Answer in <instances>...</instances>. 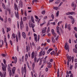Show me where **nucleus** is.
Returning a JSON list of instances; mask_svg holds the SVG:
<instances>
[{
    "mask_svg": "<svg viewBox=\"0 0 77 77\" xmlns=\"http://www.w3.org/2000/svg\"><path fill=\"white\" fill-rule=\"evenodd\" d=\"M42 51L40 52L39 56H42Z\"/></svg>",
    "mask_w": 77,
    "mask_h": 77,
    "instance_id": "38",
    "label": "nucleus"
},
{
    "mask_svg": "<svg viewBox=\"0 0 77 77\" xmlns=\"http://www.w3.org/2000/svg\"><path fill=\"white\" fill-rule=\"evenodd\" d=\"M47 57L46 56L43 59V62H45L46 61V59H47Z\"/></svg>",
    "mask_w": 77,
    "mask_h": 77,
    "instance_id": "32",
    "label": "nucleus"
},
{
    "mask_svg": "<svg viewBox=\"0 0 77 77\" xmlns=\"http://www.w3.org/2000/svg\"><path fill=\"white\" fill-rule=\"evenodd\" d=\"M77 63H75V68L76 69V68H77Z\"/></svg>",
    "mask_w": 77,
    "mask_h": 77,
    "instance_id": "64",
    "label": "nucleus"
},
{
    "mask_svg": "<svg viewBox=\"0 0 77 77\" xmlns=\"http://www.w3.org/2000/svg\"><path fill=\"white\" fill-rule=\"evenodd\" d=\"M46 30H47V27H45V28L42 30V33H44L45 32H46Z\"/></svg>",
    "mask_w": 77,
    "mask_h": 77,
    "instance_id": "21",
    "label": "nucleus"
},
{
    "mask_svg": "<svg viewBox=\"0 0 77 77\" xmlns=\"http://www.w3.org/2000/svg\"><path fill=\"white\" fill-rule=\"evenodd\" d=\"M68 18H70V19H72L73 17H72V16H69L68 17Z\"/></svg>",
    "mask_w": 77,
    "mask_h": 77,
    "instance_id": "53",
    "label": "nucleus"
},
{
    "mask_svg": "<svg viewBox=\"0 0 77 77\" xmlns=\"http://www.w3.org/2000/svg\"><path fill=\"white\" fill-rule=\"evenodd\" d=\"M26 50H27V52H28V51H29L30 50V48H28V46H26Z\"/></svg>",
    "mask_w": 77,
    "mask_h": 77,
    "instance_id": "26",
    "label": "nucleus"
},
{
    "mask_svg": "<svg viewBox=\"0 0 77 77\" xmlns=\"http://www.w3.org/2000/svg\"><path fill=\"white\" fill-rule=\"evenodd\" d=\"M62 21H61L58 23V26H60V24H61V23H62Z\"/></svg>",
    "mask_w": 77,
    "mask_h": 77,
    "instance_id": "44",
    "label": "nucleus"
},
{
    "mask_svg": "<svg viewBox=\"0 0 77 77\" xmlns=\"http://www.w3.org/2000/svg\"><path fill=\"white\" fill-rule=\"evenodd\" d=\"M19 6H20L21 8H23V2L21 1H20L19 2Z\"/></svg>",
    "mask_w": 77,
    "mask_h": 77,
    "instance_id": "14",
    "label": "nucleus"
},
{
    "mask_svg": "<svg viewBox=\"0 0 77 77\" xmlns=\"http://www.w3.org/2000/svg\"><path fill=\"white\" fill-rule=\"evenodd\" d=\"M66 14L67 15H71L70 14V12H69L68 13H66Z\"/></svg>",
    "mask_w": 77,
    "mask_h": 77,
    "instance_id": "60",
    "label": "nucleus"
},
{
    "mask_svg": "<svg viewBox=\"0 0 77 77\" xmlns=\"http://www.w3.org/2000/svg\"><path fill=\"white\" fill-rule=\"evenodd\" d=\"M27 59H28V55L26 54L25 55V60L26 61L27 60Z\"/></svg>",
    "mask_w": 77,
    "mask_h": 77,
    "instance_id": "20",
    "label": "nucleus"
},
{
    "mask_svg": "<svg viewBox=\"0 0 77 77\" xmlns=\"http://www.w3.org/2000/svg\"><path fill=\"white\" fill-rule=\"evenodd\" d=\"M2 70L4 72L3 74H4V76H6V67L5 66H3L2 67Z\"/></svg>",
    "mask_w": 77,
    "mask_h": 77,
    "instance_id": "7",
    "label": "nucleus"
},
{
    "mask_svg": "<svg viewBox=\"0 0 77 77\" xmlns=\"http://www.w3.org/2000/svg\"><path fill=\"white\" fill-rule=\"evenodd\" d=\"M39 65H41L42 64V59L41 58L40 59Z\"/></svg>",
    "mask_w": 77,
    "mask_h": 77,
    "instance_id": "27",
    "label": "nucleus"
},
{
    "mask_svg": "<svg viewBox=\"0 0 77 77\" xmlns=\"http://www.w3.org/2000/svg\"><path fill=\"white\" fill-rule=\"evenodd\" d=\"M59 11H58L56 13L57 16L58 17L59 16Z\"/></svg>",
    "mask_w": 77,
    "mask_h": 77,
    "instance_id": "40",
    "label": "nucleus"
},
{
    "mask_svg": "<svg viewBox=\"0 0 77 77\" xmlns=\"http://www.w3.org/2000/svg\"><path fill=\"white\" fill-rule=\"evenodd\" d=\"M15 69H16V68H15V67H14L13 68L12 71L14 74L12 75V76H13V75H14V74H15Z\"/></svg>",
    "mask_w": 77,
    "mask_h": 77,
    "instance_id": "11",
    "label": "nucleus"
},
{
    "mask_svg": "<svg viewBox=\"0 0 77 77\" xmlns=\"http://www.w3.org/2000/svg\"><path fill=\"white\" fill-rule=\"evenodd\" d=\"M50 32V27H48V30L47 31V33H48Z\"/></svg>",
    "mask_w": 77,
    "mask_h": 77,
    "instance_id": "52",
    "label": "nucleus"
},
{
    "mask_svg": "<svg viewBox=\"0 0 77 77\" xmlns=\"http://www.w3.org/2000/svg\"><path fill=\"white\" fill-rule=\"evenodd\" d=\"M31 20L32 22V23H35V21H34V19H33V17L32 16H31Z\"/></svg>",
    "mask_w": 77,
    "mask_h": 77,
    "instance_id": "23",
    "label": "nucleus"
},
{
    "mask_svg": "<svg viewBox=\"0 0 77 77\" xmlns=\"http://www.w3.org/2000/svg\"><path fill=\"white\" fill-rule=\"evenodd\" d=\"M29 26L30 27H32V28H34L35 25L33 23H30L29 24Z\"/></svg>",
    "mask_w": 77,
    "mask_h": 77,
    "instance_id": "12",
    "label": "nucleus"
},
{
    "mask_svg": "<svg viewBox=\"0 0 77 77\" xmlns=\"http://www.w3.org/2000/svg\"><path fill=\"white\" fill-rule=\"evenodd\" d=\"M4 39V41L5 43L6 48H7L8 47V43L6 42V37H5Z\"/></svg>",
    "mask_w": 77,
    "mask_h": 77,
    "instance_id": "17",
    "label": "nucleus"
},
{
    "mask_svg": "<svg viewBox=\"0 0 77 77\" xmlns=\"http://www.w3.org/2000/svg\"><path fill=\"white\" fill-rule=\"evenodd\" d=\"M7 21H8V20H7V18L5 19V20L4 23H7Z\"/></svg>",
    "mask_w": 77,
    "mask_h": 77,
    "instance_id": "55",
    "label": "nucleus"
},
{
    "mask_svg": "<svg viewBox=\"0 0 77 77\" xmlns=\"http://www.w3.org/2000/svg\"><path fill=\"white\" fill-rule=\"evenodd\" d=\"M24 69H23V67H22V75H23L24 74V73L25 74H26V64H24Z\"/></svg>",
    "mask_w": 77,
    "mask_h": 77,
    "instance_id": "3",
    "label": "nucleus"
},
{
    "mask_svg": "<svg viewBox=\"0 0 77 77\" xmlns=\"http://www.w3.org/2000/svg\"><path fill=\"white\" fill-rule=\"evenodd\" d=\"M12 59H13V60L14 61H12V63H15V64L17 62V57H12Z\"/></svg>",
    "mask_w": 77,
    "mask_h": 77,
    "instance_id": "4",
    "label": "nucleus"
},
{
    "mask_svg": "<svg viewBox=\"0 0 77 77\" xmlns=\"http://www.w3.org/2000/svg\"><path fill=\"white\" fill-rule=\"evenodd\" d=\"M51 55H53V54L55 55L56 54V53H55L54 51H53L51 53Z\"/></svg>",
    "mask_w": 77,
    "mask_h": 77,
    "instance_id": "22",
    "label": "nucleus"
},
{
    "mask_svg": "<svg viewBox=\"0 0 77 77\" xmlns=\"http://www.w3.org/2000/svg\"><path fill=\"white\" fill-rule=\"evenodd\" d=\"M12 36L13 38H15V34H13Z\"/></svg>",
    "mask_w": 77,
    "mask_h": 77,
    "instance_id": "42",
    "label": "nucleus"
},
{
    "mask_svg": "<svg viewBox=\"0 0 77 77\" xmlns=\"http://www.w3.org/2000/svg\"><path fill=\"white\" fill-rule=\"evenodd\" d=\"M73 51H74V52L75 53H77V51L76 50V49L74 48L73 49Z\"/></svg>",
    "mask_w": 77,
    "mask_h": 77,
    "instance_id": "58",
    "label": "nucleus"
},
{
    "mask_svg": "<svg viewBox=\"0 0 77 77\" xmlns=\"http://www.w3.org/2000/svg\"><path fill=\"white\" fill-rule=\"evenodd\" d=\"M52 34L54 37H56V34L54 32H53Z\"/></svg>",
    "mask_w": 77,
    "mask_h": 77,
    "instance_id": "34",
    "label": "nucleus"
},
{
    "mask_svg": "<svg viewBox=\"0 0 77 77\" xmlns=\"http://www.w3.org/2000/svg\"><path fill=\"white\" fill-rule=\"evenodd\" d=\"M8 12H9V14H10V15L11 14V9H8Z\"/></svg>",
    "mask_w": 77,
    "mask_h": 77,
    "instance_id": "43",
    "label": "nucleus"
},
{
    "mask_svg": "<svg viewBox=\"0 0 77 77\" xmlns=\"http://www.w3.org/2000/svg\"><path fill=\"white\" fill-rule=\"evenodd\" d=\"M46 24V22H45L42 24H41L40 26H42L43 25H44V24Z\"/></svg>",
    "mask_w": 77,
    "mask_h": 77,
    "instance_id": "37",
    "label": "nucleus"
},
{
    "mask_svg": "<svg viewBox=\"0 0 77 77\" xmlns=\"http://www.w3.org/2000/svg\"><path fill=\"white\" fill-rule=\"evenodd\" d=\"M2 6L4 9H6V7L5 6V5L4 3H3L2 4Z\"/></svg>",
    "mask_w": 77,
    "mask_h": 77,
    "instance_id": "30",
    "label": "nucleus"
},
{
    "mask_svg": "<svg viewBox=\"0 0 77 77\" xmlns=\"http://www.w3.org/2000/svg\"><path fill=\"white\" fill-rule=\"evenodd\" d=\"M70 15H73V14H75V12H70Z\"/></svg>",
    "mask_w": 77,
    "mask_h": 77,
    "instance_id": "48",
    "label": "nucleus"
},
{
    "mask_svg": "<svg viewBox=\"0 0 77 77\" xmlns=\"http://www.w3.org/2000/svg\"><path fill=\"white\" fill-rule=\"evenodd\" d=\"M53 9H55V10H56V11H57V9H58V7H53Z\"/></svg>",
    "mask_w": 77,
    "mask_h": 77,
    "instance_id": "29",
    "label": "nucleus"
},
{
    "mask_svg": "<svg viewBox=\"0 0 77 77\" xmlns=\"http://www.w3.org/2000/svg\"><path fill=\"white\" fill-rule=\"evenodd\" d=\"M8 21H9V22H10V23L11 22V18H8Z\"/></svg>",
    "mask_w": 77,
    "mask_h": 77,
    "instance_id": "57",
    "label": "nucleus"
},
{
    "mask_svg": "<svg viewBox=\"0 0 77 77\" xmlns=\"http://www.w3.org/2000/svg\"><path fill=\"white\" fill-rule=\"evenodd\" d=\"M3 62L4 64H6V60H5V59H4L3 60Z\"/></svg>",
    "mask_w": 77,
    "mask_h": 77,
    "instance_id": "63",
    "label": "nucleus"
},
{
    "mask_svg": "<svg viewBox=\"0 0 77 77\" xmlns=\"http://www.w3.org/2000/svg\"><path fill=\"white\" fill-rule=\"evenodd\" d=\"M57 77H60L59 76L60 75H59V69H58L57 72Z\"/></svg>",
    "mask_w": 77,
    "mask_h": 77,
    "instance_id": "24",
    "label": "nucleus"
},
{
    "mask_svg": "<svg viewBox=\"0 0 77 77\" xmlns=\"http://www.w3.org/2000/svg\"><path fill=\"white\" fill-rule=\"evenodd\" d=\"M38 41H39V39H40V35H38Z\"/></svg>",
    "mask_w": 77,
    "mask_h": 77,
    "instance_id": "50",
    "label": "nucleus"
},
{
    "mask_svg": "<svg viewBox=\"0 0 77 77\" xmlns=\"http://www.w3.org/2000/svg\"><path fill=\"white\" fill-rule=\"evenodd\" d=\"M26 30L27 32H28L29 30V28L28 26H26Z\"/></svg>",
    "mask_w": 77,
    "mask_h": 77,
    "instance_id": "41",
    "label": "nucleus"
},
{
    "mask_svg": "<svg viewBox=\"0 0 77 77\" xmlns=\"http://www.w3.org/2000/svg\"><path fill=\"white\" fill-rule=\"evenodd\" d=\"M22 35L23 38L25 39L26 37V33L24 32H23L22 34Z\"/></svg>",
    "mask_w": 77,
    "mask_h": 77,
    "instance_id": "19",
    "label": "nucleus"
},
{
    "mask_svg": "<svg viewBox=\"0 0 77 77\" xmlns=\"http://www.w3.org/2000/svg\"><path fill=\"white\" fill-rule=\"evenodd\" d=\"M27 64L28 66V68L29 69L30 68V66H29V63H28V62H27Z\"/></svg>",
    "mask_w": 77,
    "mask_h": 77,
    "instance_id": "51",
    "label": "nucleus"
},
{
    "mask_svg": "<svg viewBox=\"0 0 77 77\" xmlns=\"http://www.w3.org/2000/svg\"><path fill=\"white\" fill-rule=\"evenodd\" d=\"M35 40L36 42H38V39H37V37H35Z\"/></svg>",
    "mask_w": 77,
    "mask_h": 77,
    "instance_id": "45",
    "label": "nucleus"
},
{
    "mask_svg": "<svg viewBox=\"0 0 77 77\" xmlns=\"http://www.w3.org/2000/svg\"><path fill=\"white\" fill-rule=\"evenodd\" d=\"M17 36L18 39L19 40H20L21 39V35H20V32L19 31L17 33Z\"/></svg>",
    "mask_w": 77,
    "mask_h": 77,
    "instance_id": "10",
    "label": "nucleus"
},
{
    "mask_svg": "<svg viewBox=\"0 0 77 77\" xmlns=\"http://www.w3.org/2000/svg\"><path fill=\"white\" fill-rule=\"evenodd\" d=\"M23 21H26L27 20V17H23Z\"/></svg>",
    "mask_w": 77,
    "mask_h": 77,
    "instance_id": "28",
    "label": "nucleus"
},
{
    "mask_svg": "<svg viewBox=\"0 0 77 77\" xmlns=\"http://www.w3.org/2000/svg\"><path fill=\"white\" fill-rule=\"evenodd\" d=\"M21 14L22 15H23V9L21 10Z\"/></svg>",
    "mask_w": 77,
    "mask_h": 77,
    "instance_id": "61",
    "label": "nucleus"
},
{
    "mask_svg": "<svg viewBox=\"0 0 77 77\" xmlns=\"http://www.w3.org/2000/svg\"><path fill=\"white\" fill-rule=\"evenodd\" d=\"M2 32L3 34H5V30L3 28H2Z\"/></svg>",
    "mask_w": 77,
    "mask_h": 77,
    "instance_id": "47",
    "label": "nucleus"
},
{
    "mask_svg": "<svg viewBox=\"0 0 77 77\" xmlns=\"http://www.w3.org/2000/svg\"><path fill=\"white\" fill-rule=\"evenodd\" d=\"M51 17L52 18V19H53V20H54V15L53 14H52L51 15Z\"/></svg>",
    "mask_w": 77,
    "mask_h": 77,
    "instance_id": "59",
    "label": "nucleus"
},
{
    "mask_svg": "<svg viewBox=\"0 0 77 77\" xmlns=\"http://www.w3.org/2000/svg\"><path fill=\"white\" fill-rule=\"evenodd\" d=\"M68 44V43H66L65 44V47L66 50H68V48H69V46Z\"/></svg>",
    "mask_w": 77,
    "mask_h": 77,
    "instance_id": "13",
    "label": "nucleus"
},
{
    "mask_svg": "<svg viewBox=\"0 0 77 77\" xmlns=\"http://www.w3.org/2000/svg\"><path fill=\"white\" fill-rule=\"evenodd\" d=\"M67 77H69V72H67Z\"/></svg>",
    "mask_w": 77,
    "mask_h": 77,
    "instance_id": "54",
    "label": "nucleus"
},
{
    "mask_svg": "<svg viewBox=\"0 0 77 77\" xmlns=\"http://www.w3.org/2000/svg\"><path fill=\"white\" fill-rule=\"evenodd\" d=\"M21 21L20 22V28L21 29H22L23 27V18H22V17H21Z\"/></svg>",
    "mask_w": 77,
    "mask_h": 77,
    "instance_id": "5",
    "label": "nucleus"
},
{
    "mask_svg": "<svg viewBox=\"0 0 77 77\" xmlns=\"http://www.w3.org/2000/svg\"><path fill=\"white\" fill-rule=\"evenodd\" d=\"M7 33L9 32V31H10V30H11V29L9 28H7Z\"/></svg>",
    "mask_w": 77,
    "mask_h": 77,
    "instance_id": "35",
    "label": "nucleus"
},
{
    "mask_svg": "<svg viewBox=\"0 0 77 77\" xmlns=\"http://www.w3.org/2000/svg\"><path fill=\"white\" fill-rule=\"evenodd\" d=\"M35 57V52H33L31 54V58L33 59Z\"/></svg>",
    "mask_w": 77,
    "mask_h": 77,
    "instance_id": "15",
    "label": "nucleus"
},
{
    "mask_svg": "<svg viewBox=\"0 0 77 77\" xmlns=\"http://www.w3.org/2000/svg\"><path fill=\"white\" fill-rule=\"evenodd\" d=\"M62 4H63V2H60L59 5H58V7H60V6H61Z\"/></svg>",
    "mask_w": 77,
    "mask_h": 77,
    "instance_id": "49",
    "label": "nucleus"
},
{
    "mask_svg": "<svg viewBox=\"0 0 77 77\" xmlns=\"http://www.w3.org/2000/svg\"><path fill=\"white\" fill-rule=\"evenodd\" d=\"M14 9L15 10H17V12L16 13V12L15 11L14 14H15V16L18 19H19V14H18V7H17V5L14 3Z\"/></svg>",
    "mask_w": 77,
    "mask_h": 77,
    "instance_id": "2",
    "label": "nucleus"
},
{
    "mask_svg": "<svg viewBox=\"0 0 77 77\" xmlns=\"http://www.w3.org/2000/svg\"><path fill=\"white\" fill-rule=\"evenodd\" d=\"M68 23H66L65 24V29H66L67 28V29L69 30H71V25L70 24H68Z\"/></svg>",
    "mask_w": 77,
    "mask_h": 77,
    "instance_id": "6",
    "label": "nucleus"
},
{
    "mask_svg": "<svg viewBox=\"0 0 77 77\" xmlns=\"http://www.w3.org/2000/svg\"><path fill=\"white\" fill-rule=\"evenodd\" d=\"M52 40L53 41V42L54 43L55 42V39H54V38L52 37Z\"/></svg>",
    "mask_w": 77,
    "mask_h": 77,
    "instance_id": "31",
    "label": "nucleus"
},
{
    "mask_svg": "<svg viewBox=\"0 0 77 77\" xmlns=\"http://www.w3.org/2000/svg\"><path fill=\"white\" fill-rule=\"evenodd\" d=\"M50 24H52V25H53L54 26L56 25V23H55V22L51 23Z\"/></svg>",
    "mask_w": 77,
    "mask_h": 77,
    "instance_id": "33",
    "label": "nucleus"
},
{
    "mask_svg": "<svg viewBox=\"0 0 77 77\" xmlns=\"http://www.w3.org/2000/svg\"><path fill=\"white\" fill-rule=\"evenodd\" d=\"M66 56H67V58L68 60L67 62V64L68 65H69V62H71V61L72 59V63L73 62H74V57H73L72 58L70 56L69 57L68 56V54H66Z\"/></svg>",
    "mask_w": 77,
    "mask_h": 77,
    "instance_id": "1",
    "label": "nucleus"
},
{
    "mask_svg": "<svg viewBox=\"0 0 77 77\" xmlns=\"http://www.w3.org/2000/svg\"><path fill=\"white\" fill-rule=\"evenodd\" d=\"M60 0H58L57 1H56L55 2V4H58L59 3H60Z\"/></svg>",
    "mask_w": 77,
    "mask_h": 77,
    "instance_id": "25",
    "label": "nucleus"
},
{
    "mask_svg": "<svg viewBox=\"0 0 77 77\" xmlns=\"http://www.w3.org/2000/svg\"><path fill=\"white\" fill-rule=\"evenodd\" d=\"M8 70L10 72V76L11 77V75H12V71L11 70V69L10 68V66H8Z\"/></svg>",
    "mask_w": 77,
    "mask_h": 77,
    "instance_id": "8",
    "label": "nucleus"
},
{
    "mask_svg": "<svg viewBox=\"0 0 77 77\" xmlns=\"http://www.w3.org/2000/svg\"><path fill=\"white\" fill-rule=\"evenodd\" d=\"M1 42H2V45H3V41L2 40V41H0V44H1Z\"/></svg>",
    "mask_w": 77,
    "mask_h": 77,
    "instance_id": "56",
    "label": "nucleus"
},
{
    "mask_svg": "<svg viewBox=\"0 0 77 77\" xmlns=\"http://www.w3.org/2000/svg\"><path fill=\"white\" fill-rule=\"evenodd\" d=\"M39 59H37L36 58V57H35V58H34V61H35V63H36V62L37 63H38V62H39Z\"/></svg>",
    "mask_w": 77,
    "mask_h": 77,
    "instance_id": "16",
    "label": "nucleus"
},
{
    "mask_svg": "<svg viewBox=\"0 0 77 77\" xmlns=\"http://www.w3.org/2000/svg\"><path fill=\"white\" fill-rule=\"evenodd\" d=\"M10 43L11 44V45H12V41L11 40L10 41Z\"/></svg>",
    "mask_w": 77,
    "mask_h": 77,
    "instance_id": "62",
    "label": "nucleus"
},
{
    "mask_svg": "<svg viewBox=\"0 0 77 77\" xmlns=\"http://www.w3.org/2000/svg\"><path fill=\"white\" fill-rule=\"evenodd\" d=\"M46 24V22H45L42 24H41L40 26H42L43 25H44V24Z\"/></svg>",
    "mask_w": 77,
    "mask_h": 77,
    "instance_id": "36",
    "label": "nucleus"
},
{
    "mask_svg": "<svg viewBox=\"0 0 77 77\" xmlns=\"http://www.w3.org/2000/svg\"><path fill=\"white\" fill-rule=\"evenodd\" d=\"M42 13L43 15H45V11H42Z\"/></svg>",
    "mask_w": 77,
    "mask_h": 77,
    "instance_id": "39",
    "label": "nucleus"
},
{
    "mask_svg": "<svg viewBox=\"0 0 77 77\" xmlns=\"http://www.w3.org/2000/svg\"><path fill=\"white\" fill-rule=\"evenodd\" d=\"M0 75L1 77H3V75L2 74V73L0 72Z\"/></svg>",
    "mask_w": 77,
    "mask_h": 77,
    "instance_id": "46",
    "label": "nucleus"
},
{
    "mask_svg": "<svg viewBox=\"0 0 77 77\" xmlns=\"http://www.w3.org/2000/svg\"><path fill=\"white\" fill-rule=\"evenodd\" d=\"M35 63H33L32 64V71L33 72H35Z\"/></svg>",
    "mask_w": 77,
    "mask_h": 77,
    "instance_id": "18",
    "label": "nucleus"
},
{
    "mask_svg": "<svg viewBox=\"0 0 77 77\" xmlns=\"http://www.w3.org/2000/svg\"><path fill=\"white\" fill-rule=\"evenodd\" d=\"M56 30L57 31V33H58L59 35H60V32H59L60 28L58 26H57L56 27Z\"/></svg>",
    "mask_w": 77,
    "mask_h": 77,
    "instance_id": "9",
    "label": "nucleus"
}]
</instances>
